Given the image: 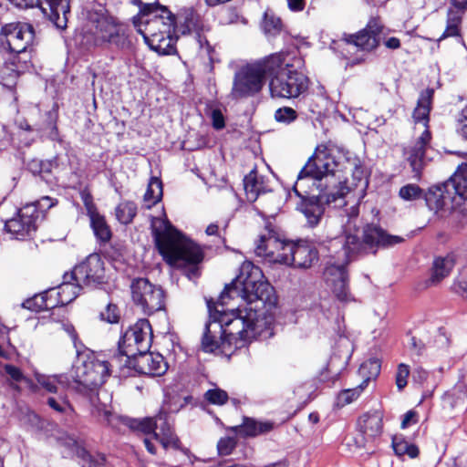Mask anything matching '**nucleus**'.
<instances>
[{"label": "nucleus", "instance_id": "1", "mask_svg": "<svg viewBox=\"0 0 467 467\" xmlns=\"http://www.w3.org/2000/svg\"><path fill=\"white\" fill-rule=\"evenodd\" d=\"M273 286L262 270L250 261H244L240 274L226 285L217 306L207 302L211 317L221 324L223 333L233 339L253 340L266 327L263 306L270 298Z\"/></svg>", "mask_w": 467, "mask_h": 467}, {"label": "nucleus", "instance_id": "2", "mask_svg": "<svg viewBox=\"0 0 467 467\" xmlns=\"http://www.w3.org/2000/svg\"><path fill=\"white\" fill-rule=\"evenodd\" d=\"M337 170L351 171L353 182L351 186L348 185V182H344L337 191L343 189L346 195L352 189H358L361 194L364 193L368 181L360 160L348 150L336 145H318L313 156L302 168V173L312 176L314 185L318 182L317 184L318 188L322 186V181L328 183L329 179Z\"/></svg>", "mask_w": 467, "mask_h": 467}, {"label": "nucleus", "instance_id": "3", "mask_svg": "<svg viewBox=\"0 0 467 467\" xmlns=\"http://www.w3.org/2000/svg\"><path fill=\"white\" fill-rule=\"evenodd\" d=\"M150 228L156 247L163 259L170 265L183 269L188 279L198 278L199 265L204 257L201 246L176 230L165 215L152 217Z\"/></svg>", "mask_w": 467, "mask_h": 467}, {"label": "nucleus", "instance_id": "4", "mask_svg": "<svg viewBox=\"0 0 467 467\" xmlns=\"http://www.w3.org/2000/svg\"><path fill=\"white\" fill-rule=\"evenodd\" d=\"M111 367L119 368V362H113V358L109 363L94 354H80L69 372L71 390L87 399L91 414L107 424L111 421L112 412L105 402L100 401L99 390L110 376Z\"/></svg>", "mask_w": 467, "mask_h": 467}, {"label": "nucleus", "instance_id": "5", "mask_svg": "<svg viewBox=\"0 0 467 467\" xmlns=\"http://www.w3.org/2000/svg\"><path fill=\"white\" fill-rule=\"evenodd\" d=\"M133 3L142 5L140 14L147 17L138 29L150 49L161 55H171L176 52L175 17L165 7L155 4H143L140 0Z\"/></svg>", "mask_w": 467, "mask_h": 467}, {"label": "nucleus", "instance_id": "6", "mask_svg": "<svg viewBox=\"0 0 467 467\" xmlns=\"http://www.w3.org/2000/svg\"><path fill=\"white\" fill-rule=\"evenodd\" d=\"M314 179L312 176L302 173V171L297 175V181L294 185V192L298 197L302 199L298 209L306 219L307 224L310 227L317 226L325 212V205L332 202H339L337 206L345 204L343 198L345 192L343 189L335 191V189H328L327 182L322 181V186L313 184ZM316 184H318L317 182Z\"/></svg>", "mask_w": 467, "mask_h": 467}, {"label": "nucleus", "instance_id": "7", "mask_svg": "<svg viewBox=\"0 0 467 467\" xmlns=\"http://www.w3.org/2000/svg\"><path fill=\"white\" fill-rule=\"evenodd\" d=\"M433 90L426 89L421 92L418 99L417 107L413 111L414 131L416 136L414 141L404 149V157L410 163L415 178H420L424 166L429 159L427 152L430 149L431 133L429 130L430 111Z\"/></svg>", "mask_w": 467, "mask_h": 467}, {"label": "nucleus", "instance_id": "8", "mask_svg": "<svg viewBox=\"0 0 467 467\" xmlns=\"http://www.w3.org/2000/svg\"><path fill=\"white\" fill-rule=\"evenodd\" d=\"M426 203L435 212L453 210L467 213V163L461 164L448 181L431 188Z\"/></svg>", "mask_w": 467, "mask_h": 467}, {"label": "nucleus", "instance_id": "9", "mask_svg": "<svg viewBox=\"0 0 467 467\" xmlns=\"http://www.w3.org/2000/svg\"><path fill=\"white\" fill-rule=\"evenodd\" d=\"M358 205L355 203L352 205L348 210H344L340 213V222H337V219H331L328 223L327 227L332 228L335 225L340 223L342 228V234L341 235L330 234L327 237L334 242L335 245L342 244V249L345 247V238L346 235L351 234L355 235L357 238V234H352V229H356V223L355 221L358 215ZM359 240V239H358ZM402 238L398 235H389L387 234L381 228L376 226V225H367L364 228L363 231V243L358 241L360 243L359 253L363 249V245L367 244L370 247L373 246H390L396 244H399L402 242Z\"/></svg>", "mask_w": 467, "mask_h": 467}, {"label": "nucleus", "instance_id": "10", "mask_svg": "<svg viewBox=\"0 0 467 467\" xmlns=\"http://www.w3.org/2000/svg\"><path fill=\"white\" fill-rule=\"evenodd\" d=\"M269 57H278L281 60L279 67L267 76L270 78L269 90L273 98L293 99L306 91L308 78L294 68L295 64L289 54L275 53Z\"/></svg>", "mask_w": 467, "mask_h": 467}, {"label": "nucleus", "instance_id": "11", "mask_svg": "<svg viewBox=\"0 0 467 467\" xmlns=\"http://www.w3.org/2000/svg\"><path fill=\"white\" fill-rule=\"evenodd\" d=\"M281 63L278 57H266L242 67L234 74L231 97L234 99L254 96L258 93L268 73H273Z\"/></svg>", "mask_w": 467, "mask_h": 467}, {"label": "nucleus", "instance_id": "12", "mask_svg": "<svg viewBox=\"0 0 467 467\" xmlns=\"http://www.w3.org/2000/svg\"><path fill=\"white\" fill-rule=\"evenodd\" d=\"M360 243L355 235H346L345 247L339 252L338 258L342 257L340 263L328 262L325 268L324 275L327 285L331 287L334 296L341 302H349L353 298L348 285V273L346 265L350 257L358 254Z\"/></svg>", "mask_w": 467, "mask_h": 467}, {"label": "nucleus", "instance_id": "13", "mask_svg": "<svg viewBox=\"0 0 467 467\" xmlns=\"http://www.w3.org/2000/svg\"><path fill=\"white\" fill-rule=\"evenodd\" d=\"M152 341L151 327L147 319H140L131 326L119 342V354L113 362H119V369L129 365L135 357L147 352Z\"/></svg>", "mask_w": 467, "mask_h": 467}, {"label": "nucleus", "instance_id": "14", "mask_svg": "<svg viewBox=\"0 0 467 467\" xmlns=\"http://www.w3.org/2000/svg\"><path fill=\"white\" fill-rule=\"evenodd\" d=\"M93 43L96 47L119 51L131 47L128 27L110 16H101L97 20L93 31Z\"/></svg>", "mask_w": 467, "mask_h": 467}, {"label": "nucleus", "instance_id": "15", "mask_svg": "<svg viewBox=\"0 0 467 467\" xmlns=\"http://www.w3.org/2000/svg\"><path fill=\"white\" fill-rule=\"evenodd\" d=\"M130 427L145 434H152L153 439L159 441L165 450L169 448L181 450L180 440L174 433L170 417L166 412L161 411L155 417L134 420Z\"/></svg>", "mask_w": 467, "mask_h": 467}, {"label": "nucleus", "instance_id": "16", "mask_svg": "<svg viewBox=\"0 0 467 467\" xmlns=\"http://www.w3.org/2000/svg\"><path fill=\"white\" fill-rule=\"evenodd\" d=\"M130 289L133 302L145 314L151 315L164 308L165 294L163 289L151 284L147 278L133 280Z\"/></svg>", "mask_w": 467, "mask_h": 467}, {"label": "nucleus", "instance_id": "17", "mask_svg": "<svg viewBox=\"0 0 467 467\" xmlns=\"http://www.w3.org/2000/svg\"><path fill=\"white\" fill-rule=\"evenodd\" d=\"M34 39V27L27 23H8L4 25L0 30V44L11 53L26 52L33 45Z\"/></svg>", "mask_w": 467, "mask_h": 467}, {"label": "nucleus", "instance_id": "18", "mask_svg": "<svg viewBox=\"0 0 467 467\" xmlns=\"http://www.w3.org/2000/svg\"><path fill=\"white\" fill-rule=\"evenodd\" d=\"M288 251H291V242L282 240L276 233L266 227L255 242L254 253L269 263L285 265Z\"/></svg>", "mask_w": 467, "mask_h": 467}, {"label": "nucleus", "instance_id": "19", "mask_svg": "<svg viewBox=\"0 0 467 467\" xmlns=\"http://www.w3.org/2000/svg\"><path fill=\"white\" fill-rule=\"evenodd\" d=\"M20 8L39 6L43 15L59 30L67 26L69 0H9Z\"/></svg>", "mask_w": 467, "mask_h": 467}, {"label": "nucleus", "instance_id": "20", "mask_svg": "<svg viewBox=\"0 0 467 467\" xmlns=\"http://www.w3.org/2000/svg\"><path fill=\"white\" fill-rule=\"evenodd\" d=\"M70 279L82 285L101 284L105 277L104 263L98 254H89L85 261L74 267Z\"/></svg>", "mask_w": 467, "mask_h": 467}, {"label": "nucleus", "instance_id": "21", "mask_svg": "<svg viewBox=\"0 0 467 467\" xmlns=\"http://www.w3.org/2000/svg\"><path fill=\"white\" fill-rule=\"evenodd\" d=\"M38 210L34 203H28L19 209L16 216L7 220L5 229L16 239H25L36 230Z\"/></svg>", "mask_w": 467, "mask_h": 467}, {"label": "nucleus", "instance_id": "22", "mask_svg": "<svg viewBox=\"0 0 467 467\" xmlns=\"http://www.w3.org/2000/svg\"><path fill=\"white\" fill-rule=\"evenodd\" d=\"M209 316H211L210 309ZM211 322L206 324L205 330L202 339V348L205 352H213L217 348H220L221 345H223L227 342L229 345H234V348H239L245 346L248 342L252 340H238L232 339L230 336L225 335L223 333V328H221V324L219 321L214 320L212 317H210Z\"/></svg>", "mask_w": 467, "mask_h": 467}, {"label": "nucleus", "instance_id": "23", "mask_svg": "<svg viewBox=\"0 0 467 467\" xmlns=\"http://www.w3.org/2000/svg\"><path fill=\"white\" fill-rule=\"evenodd\" d=\"M123 368H133L140 374L160 377L167 371L168 364L162 355L148 350L135 357L132 361L129 362V365L123 366Z\"/></svg>", "mask_w": 467, "mask_h": 467}, {"label": "nucleus", "instance_id": "24", "mask_svg": "<svg viewBox=\"0 0 467 467\" xmlns=\"http://www.w3.org/2000/svg\"><path fill=\"white\" fill-rule=\"evenodd\" d=\"M378 45V35L368 28H364L354 35H348L338 43V47L347 51V53H342L346 59H350L348 54L351 52V49L357 48L368 52L376 48Z\"/></svg>", "mask_w": 467, "mask_h": 467}, {"label": "nucleus", "instance_id": "25", "mask_svg": "<svg viewBox=\"0 0 467 467\" xmlns=\"http://www.w3.org/2000/svg\"><path fill=\"white\" fill-rule=\"evenodd\" d=\"M317 260V251L306 242L291 243L285 265L296 268H309Z\"/></svg>", "mask_w": 467, "mask_h": 467}, {"label": "nucleus", "instance_id": "26", "mask_svg": "<svg viewBox=\"0 0 467 467\" xmlns=\"http://www.w3.org/2000/svg\"><path fill=\"white\" fill-rule=\"evenodd\" d=\"M451 6L447 11L446 27L438 42L461 35L462 16L467 10V0H450Z\"/></svg>", "mask_w": 467, "mask_h": 467}, {"label": "nucleus", "instance_id": "27", "mask_svg": "<svg viewBox=\"0 0 467 467\" xmlns=\"http://www.w3.org/2000/svg\"><path fill=\"white\" fill-rule=\"evenodd\" d=\"M382 418L379 411L366 413L359 418L358 428L363 437V445L380 436L383 428Z\"/></svg>", "mask_w": 467, "mask_h": 467}, {"label": "nucleus", "instance_id": "28", "mask_svg": "<svg viewBox=\"0 0 467 467\" xmlns=\"http://www.w3.org/2000/svg\"><path fill=\"white\" fill-rule=\"evenodd\" d=\"M23 306L32 311H42L62 306L60 304L57 289V287H53L26 300L23 303Z\"/></svg>", "mask_w": 467, "mask_h": 467}, {"label": "nucleus", "instance_id": "29", "mask_svg": "<svg viewBox=\"0 0 467 467\" xmlns=\"http://www.w3.org/2000/svg\"><path fill=\"white\" fill-rule=\"evenodd\" d=\"M455 265L454 256L448 254L444 257H437L434 259L430 278L426 281L427 286L439 285L445 277H447Z\"/></svg>", "mask_w": 467, "mask_h": 467}, {"label": "nucleus", "instance_id": "30", "mask_svg": "<svg viewBox=\"0 0 467 467\" xmlns=\"http://www.w3.org/2000/svg\"><path fill=\"white\" fill-rule=\"evenodd\" d=\"M36 380L39 386L50 393H56L58 386L63 389H70L72 381L68 379L66 374L45 375L36 374Z\"/></svg>", "mask_w": 467, "mask_h": 467}, {"label": "nucleus", "instance_id": "31", "mask_svg": "<svg viewBox=\"0 0 467 467\" xmlns=\"http://www.w3.org/2000/svg\"><path fill=\"white\" fill-rule=\"evenodd\" d=\"M273 429V423L269 421H256L254 419L244 418L243 424L235 426L234 431L244 437H254L266 433Z\"/></svg>", "mask_w": 467, "mask_h": 467}, {"label": "nucleus", "instance_id": "32", "mask_svg": "<svg viewBox=\"0 0 467 467\" xmlns=\"http://www.w3.org/2000/svg\"><path fill=\"white\" fill-rule=\"evenodd\" d=\"M71 281L73 280L70 279L69 274H66L63 283L57 286L61 306H66L72 302L80 291L82 285L78 284V282Z\"/></svg>", "mask_w": 467, "mask_h": 467}, {"label": "nucleus", "instance_id": "33", "mask_svg": "<svg viewBox=\"0 0 467 467\" xmlns=\"http://www.w3.org/2000/svg\"><path fill=\"white\" fill-rule=\"evenodd\" d=\"M244 188L247 201L254 202L264 192V182L255 171H251L244 179Z\"/></svg>", "mask_w": 467, "mask_h": 467}, {"label": "nucleus", "instance_id": "34", "mask_svg": "<svg viewBox=\"0 0 467 467\" xmlns=\"http://www.w3.org/2000/svg\"><path fill=\"white\" fill-rule=\"evenodd\" d=\"M380 372V362L377 358H369L364 361L358 370L359 377L362 379L360 385L364 388L368 387L370 380L375 379Z\"/></svg>", "mask_w": 467, "mask_h": 467}, {"label": "nucleus", "instance_id": "35", "mask_svg": "<svg viewBox=\"0 0 467 467\" xmlns=\"http://www.w3.org/2000/svg\"><path fill=\"white\" fill-rule=\"evenodd\" d=\"M88 217L95 236L103 243L109 241L111 238V231L109 226L107 224L104 216L97 212L91 215H88Z\"/></svg>", "mask_w": 467, "mask_h": 467}, {"label": "nucleus", "instance_id": "36", "mask_svg": "<svg viewBox=\"0 0 467 467\" xmlns=\"http://www.w3.org/2000/svg\"><path fill=\"white\" fill-rule=\"evenodd\" d=\"M162 182L158 177H151L143 197L145 206L150 208L162 198Z\"/></svg>", "mask_w": 467, "mask_h": 467}, {"label": "nucleus", "instance_id": "37", "mask_svg": "<svg viewBox=\"0 0 467 467\" xmlns=\"http://www.w3.org/2000/svg\"><path fill=\"white\" fill-rule=\"evenodd\" d=\"M392 448L398 456L409 455L410 458H416L419 455V449L416 445L408 442L402 437H393Z\"/></svg>", "mask_w": 467, "mask_h": 467}, {"label": "nucleus", "instance_id": "38", "mask_svg": "<svg viewBox=\"0 0 467 467\" xmlns=\"http://www.w3.org/2000/svg\"><path fill=\"white\" fill-rule=\"evenodd\" d=\"M116 217L120 223H131L137 213V206L133 202H122L115 210Z\"/></svg>", "mask_w": 467, "mask_h": 467}, {"label": "nucleus", "instance_id": "39", "mask_svg": "<svg viewBox=\"0 0 467 467\" xmlns=\"http://www.w3.org/2000/svg\"><path fill=\"white\" fill-rule=\"evenodd\" d=\"M47 405L55 411L67 417H71L75 413L73 406L66 396L59 398L50 397L47 399Z\"/></svg>", "mask_w": 467, "mask_h": 467}, {"label": "nucleus", "instance_id": "40", "mask_svg": "<svg viewBox=\"0 0 467 467\" xmlns=\"http://www.w3.org/2000/svg\"><path fill=\"white\" fill-rule=\"evenodd\" d=\"M365 389L362 385L358 384L355 388L343 389L337 397V404L340 407L350 404L360 396Z\"/></svg>", "mask_w": 467, "mask_h": 467}, {"label": "nucleus", "instance_id": "41", "mask_svg": "<svg viewBox=\"0 0 467 467\" xmlns=\"http://www.w3.org/2000/svg\"><path fill=\"white\" fill-rule=\"evenodd\" d=\"M274 117L277 122L287 125L297 119V113L290 107H283L275 110Z\"/></svg>", "mask_w": 467, "mask_h": 467}, {"label": "nucleus", "instance_id": "42", "mask_svg": "<svg viewBox=\"0 0 467 467\" xmlns=\"http://www.w3.org/2000/svg\"><path fill=\"white\" fill-rule=\"evenodd\" d=\"M65 445L68 447L70 451L73 454H76L78 458L84 460L85 462H89L91 459L88 451L83 447V445L76 441L74 438H67L65 441Z\"/></svg>", "mask_w": 467, "mask_h": 467}, {"label": "nucleus", "instance_id": "43", "mask_svg": "<svg viewBox=\"0 0 467 467\" xmlns=\"http://www.w3.org/2000/svg\"><path fill=\"white\" fill-rule=\"evenodd\" d=\"M466 398L465 390L462 387L454 388L444 394V401L449 403L451 407H455L463 403Z\"/></svg>", "mask_w": 467, "mask_h": 467}, {"label": "nucleus", "instance_id": "44", "mask_svg": "<svg viewBox=\"0 0 467 467\" xmlns=\"http://www.w3.org/2000/svg\"><path fill=\"white\" fill-rule=\"evenodd\" d=\"M262 26L266 35L275 36L281 31L282 22L278 17L265 15Z\"/></svg>", "mask_w": 467, "mask_h": 467}, {"label": "nucleus", "instance_id": "45", "mask_svg": "<svg viewBox=\"0 0 467 467\" xmlns=\"http://www.w3.org/2000/svg\"><path fill=\"white\" fill-rule=\"evenodd\" d=\"M399 195L404 201H414L421 198L422 190L416 184H407L400 189Z\"/></svg>", "mask_w": 467, "mask_h": 467}, {"label": "nucleus", "instance_id": "46", "mask_svg": "<svg viewBox=\"0 0 467 467\" xmlns=\"http://www.w3.org/2000/svg\"><path fill=\"white\" fill-rule=\"evenodd\" d=\"M204 397L207 401L214 405H223L228 400V395L226 391L218 388L208 389L205 392Z\"/></svg>", "mask_w": 467, "mask_h": 467}, {"label": "nucleus", "instance_id": "47", "mask_svg": "<svg viewBox=\"0 0 467 467\" xmlns=\"http://www.w3.org/2000/svg\"><path fill=\"white\" fill-rule=\"evenodd\" d=\"M454 290L463 296H467V264L463 265L455 279Z\"/></svg>", "mask_w": 467, "mask_h": 467}, {"label": "nucleus", "instance_id": "48", "mask_svg": "<svg viewBox=\"0 0 467 467\" xmlns=\"http://www.w3.org/2000/svg\"><path fill=\"white\" fill-rule=\"evenodd\" d=\"M410 375V368L408 365L404 363H400L398 366L397 372H396V386L399 390H402L408 383V378Z\"/></svg>", "mask_w": 467, "mask_h": 467}, {"label": "nucleus", "instance_id": "49", "mask_svg": "<svg viewBox=\"0 0 467 467\" xmlns=\"http://www.w3.org/2000/svg\"><path fill=\"white\" fill-rule=\"evenodd\" d=\"M456 131L463 140L467 141V105L462 109L458 115Z\"/></svg>", "mask_w": 467, "mask_h": 467}, {"label": "nucleus", "instance_id": "50", "mask_svg": "<svg viewBox=\"0 0 467 467\" xmlns=\"http://www.w3.org/2000/svg\"><path fill=\"white\" fill-rule=\"evenodd\" d=\"M100 319L109 324H116L119 320V312L116 305L108 304L106 309L100 312Z\"/></svg>", "mask_w": 467, "mask_h": 467}, {"label": "nucleus", "instance_id": "51", "mask_svg": "<svg viewBox=\"0 0 467 467\" xmlns=\"http://www.w3.org/2000/svg\"><path fill=\"white\" fill-rule=\"evenodd\" d=\"M236 446V440L234 437L221 438L217 443V450L220 455H229Z\"/></svg>", "mask_w": 467, "mask_h": 467}, {"label": "nucleus", "instance_id": "52", "mask_svg": "<svg viewBox=\"0 0 467 467\" xmlns=\"http://www.w3.org/2000/svg\"><path fill=\"white\" fill-rule=\"evenodd\" d=\"M4 368H5V373L11 378V379L13 381H15V382L26 381V382L31 384V380L27 379L24 376L21 369L18 368L17 367L11 365V364H6V365H5Z\"/></svg>", "mask_w": 467, "mask_h": 467}, {"label": "nucleus", "instance_id": "53", "mask_svg": "<svg viewBox=\"0 0 467 467\" xmlns=\"http://www.w3.org/2000/svg\"><path fill=\"white\" fill-rule=\"evenodd\" d=\"M80 197L86 208L88 216L98 212L97 207L93 202V197L88 190L81 191Z\"/></svg>", "mask_w": 467, "mask_h": 467}, {"label": "nucleus", "instance_id": "54", "mask_svg": "<svg viewBox=\"0 0 467 467\" xmlns=\"http://www.w3.org/2000/svg\"><path fill=\"white\" fill-rule=\"evenodd\" d=\"M212 120L214 129L221 130L224 127V118L219 109L213 110Z\"/></svg>", "mask_w": 467, "mask_h": 467}, {"label": "nucleus", "instance_id": "55", "mask_svg": "<svg viewBox=\"0 0 467 467\" xmlns=\"http://www.w3.org/2000/svg\"><path fill=\"white\" fill-rule=\"evenodd\" d=\"M33 203L36 204L37 210L39 211L44 209H50L57 204V201L48 196H44L39 201Z\"/></svg>", "mask_w": 467, "mask_h": 467}, {"label": "nucleus", "instance_id": "56", "mask_svg": "<svg viewBox=\"0 0 467 467\" xmlns=\"http://www.w3.org/2000/svg\"><path fill=\"white\" fill-rule=\"evenodd\" d=\"M288 8L293 12L303 11L306 6V0H286Z\"/></svg>", "mask_w": 467, "mask_h": 467}, {"label": "nucleus", "instance_id": "57", "mask_svg": "<svg viewBox=\"0 0 467 467\" xmlns=\"http://www.w3.org/2000/svg\"><path fill=\"white\" fill-rule=\"evenodd\" d=\"M428 378V372L422 368H417L414 372H413V376H412V379H413V381L419 383V384H422Z\"/></svg>", "mask_w": 467, "mask_h": 467}, {"label": "nucleus", "instance_id": "58", "mask_svg": "<svg viewBox=\"0 0 467 467\" xmlns=\"http://www.w3.org/2000/svg\"><path fill=\"white\" fill-rule=\"evenodd\" d=\"M416 417V413L412 410H409L408 412L405 413L404 415V418L402 420V422H401V428L402 429H405L407 428L411 422H415L416 420H414Z\"/></svg>", "mask_w": 467, "mask_h": 467}, {"label": "nucleus", "instance_id": "59", "mask_svg": "<svg viewBox=\"0 0 467 467\" xmlns=\"http://www.w3.org/2000/svg\"><path fill=\"white\" fill-rule=\"evenodd\" d=\"M384 45L390 49H397L400 47V41L398 37L391 36L385 40Z\"/></svg>", "mask_w": 467, "mask_h": 467}, {"label": "nucleus", "instance_id": "60", "mask_svg": "<svg viewBox=\"0 0 467 467\" xmlns=\"http://www.w3.org/2000/svg\"><path fill=\"white\" fill-rule=\"evenodd\" d=\"M218 228L217 223H211L207 226L205 233L207 235H215L218 233Z\"/></svg>", "mask_w": 467, "mask_h": 467}, {"label": "nucleus", "instance_id": "61", "mask_svg": "<svg viewBox=\"0 0 467 467\" xmlns=\"http://www.w3.org/2000/svg\"><path fill=\"white\" fill-rule=\"evenodd\" d=\"M144 444H145V447L147 449V451L151 453V454H156V448L155 446L153 445V443L151 442V441L148 438H145L144 439Z\"/></svg>", "mask_w": 467, "mask_h": 467}, {"label": "nucleus", "instance_id": "62", "mask_svg": "<svg viewBox=\"0 0 467 467\" xmlns=\"http://www.w3.org/2000/svg\"><path fill=\"white\" fill-rule=\"evenodd\" d=\"M265 467H288V463L286 461H279V462L268 464Z\"/></svg>", "mask_w": 467, "mask_h": 467}, {"label": "nucleus", "instance_id": "63", "mask_svg": "<svg viewBox=\"0 0 467 467\" xmlns=\"http://www.w3.org/2000/svg\"><path fill=\"white\" fill-rule=\"evenodd\" d=\"M38 166H39V161H33L30 164H29V169L32 172L34 173H36V172H39L40 170L38 169Z\"/></svg>", "mask_w": 467, "mask_h": 467}, {"label": "nucleus", "instance_id": "64", "mask_svg": "<svg viewBox=\"0 0 467 467\" xmlns=\"http://www.w3.org/2000/svg\"><path fill=\"white\" fill-rule=\"evenodd\" d=\"M12 66H13V67L11 68L10 76L13 78H16L18 75V72H19V68L17 66H15L13 63H12Z\"/></svg>", "mask_w": 467, "mask_h": 467}]
</instances>
